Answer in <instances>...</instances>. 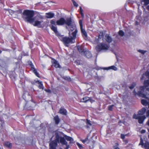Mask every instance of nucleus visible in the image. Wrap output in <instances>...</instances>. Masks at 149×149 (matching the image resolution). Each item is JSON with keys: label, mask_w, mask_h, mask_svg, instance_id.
I'll list each match as a JSON object with an SVG mask.
<instances>
[{"label": "nucleus", "mask_w": 149, "mask_h": 149, "mask_svg": "<svg viewBox=\"0 0 149 149\" xmlns=\"http://www.w3.org/2000/svg\"><path fill=\"white\" fill-rule=\"evenodd\" d=\"M105 39L106 41L109 43L111 42L112 40L111 37L108 34L105 35Z\"/></svg>", "instance_id": "nucleus-11"}, {"label": "nucleus", "mask_w": 149, "mask_h": 149, "mask_svg": "<svg viewBox=\"0 0 149 149\" xmlns=\"http://www.w3.org/2000/svg\"><path fill=\"white\" fill-rule=\"evenodd\" d=\"M45 15V17L47 18H52L54 17V14L52 12H49L46 13Z\"/></svg>", "instance_id": "nucleus-13"}, {"label": "nucleus", "mask_w": 149, "mask_h": 149, "mask_svg": "<svg viewBox=\"0 0 149 149\" xmlns=\"http://www.w3.org/2000/svg\"><path fill=\"white\" fill-rule=\"evenodd\" d=\"M43 22V21L42 20L40 21L36 20L34 22V23L33 24V25L34 26H38L40 28L42 26L41 24Z\"/></svg>", "instance_id": "nucleus-10"}, {"label": "nucleus", "mask_w": 149, "mask_h": 149, "mask_svg": "<svg viewBox=\"0 0 149 149\" xmlns=\"http://www.w3.org/2000/svg\"><path fill=\"white\" fill-rule=\"evenodd\" d=\"M146 124L148 126H149V119L146 123Z\"/></svg>", "instance_id": "nucleus-54"}, {"label": "nucleus", "mask_w": 149, "mask_h": 149, "mask_svg": "<svg viewBox=\"0 0 149 149\" xmlns=\"http://www.w3.org/2000/svg\"><path fill=\"white\" fill-rule=\"evenodd\" d=\"M146 8L148 10H149V5L147 6Z\"/></svg>", "instance_id": "nucleus-56"}, {"label": "nucleus", "mask_w": 149, "mask_h": 149, "mask_svg": "<svg viewBox=\"0 0 149 149\" xmlns=\"http://www.w3.org/2000/svg\"><path fill=\"white\" fill-rule=\"evenodd\" d=\"M1 2L0 1V3H1Z\"/></svg>", "instance_id": "nucleus-63"}, {"label": "nucleus", "mask_w": 149, "mask_h": 149, "mask_svg": "<svg viewBox=\"0 0 149 149\" xmlns=\"http://www.w3.org/2000/svg\"><path fill=\"white\" fill-rule=\"evenodd\" d=\"M86 124V127L87 128L89 127V126H90L92 125V124L91 123V121H90V120H88V119H87Z\"/></svg>", "instance_id": "nucleus-27"}, {"label": "nucleus", "mask_w": 149, "mask_h": 149, "mask_svg": "<svg viewBox=\"0 0 149 149\" xmlns=\"http://www.w3.org/2000/svg\"><path fill=\"white\" fill-rule=\"evenodd\" d=\"M1 51H0V54H1Z\"/></svg>", "instance_id": "nucleus-60"}, {"label": "nucleus", "mask_w": 149, "mask_h": 149, "mask_svg": "<svg viewBox=\"0 0 149 149\" xmlns=\"http://www.w3.org/2000/svg\"><path fill=\"white\" fill-rule=\"evenodd\" d=\"M36 82L38 83L39 84L38 86V87L39 88L41 89H44V87L43 86L42 82L40 81H37Z\"/></svg>", "instance_id": "nucleus-20"}, {"label": "nucleus", "mask_w": 149, "mask_h": 149, "mask_svg": "<svg viewBox=\"0 0 149 149\" xmlns=\"http://www.w3.org/2000/svg\"><path fill=\"white\" fill-rule=\"evenodd\" d=\"M136 85V84L135 83H133L131 86L129 87V88L130 89H132Z\"/></svg>", "instance_id": "nucleus-35"}, {"label": "nucleus", "mask_w": 149, "mask_h": 149, "mask_svg": "<svg viewBox=\"0 0 149 149\" xmlns=\"http://www.w3.org/2000/svg\"><path fill=\"white\" fill-rule=\"evenodd\" d=\"M141 2L142 4L144 6H147L149 4V0H142Z\"/></svg>", "instance_id": "nucleus-23"}, {"label": "nucleus", "mask_w": 149, "mask_h": 149, "mask_svg": "<svg viewBox=\"0 0 149 149\" xmlns=\"http://www.w3.org/2000/svg\"><path fill=\"white\" fill-rule=\"evenodd\" d=\"M118 34L121 36H123L124 35V33L122 30H120L118 32Z\"/></svg>", "instance_id": "nucleus-34"}, {"label": "nucleus", "mask_w": 149, "mask_h": 149, "mask_svg": "<svg viewBox=\"0 0 149 149\" xmlns=\"http://www.w3.org/2000/svg\"><path fill=\"white\" fill-rule=\"evenodd\" d=\"M146 132V131L144 130H142L141 131V133H145Z\"/></svg>", "instance_id": "nucleus-52"}, {"label": "nucleus", "mask_w": 149, "mask_h": 149, "mask_svg": "<svg viewBox=\"0 0 149 149\" xmlns=\"http://www.w3.org/2000/svg\"><path fill=\"white\" fill-rule=\"evenodd\" d=\"M59 113L62 115H66L67 114V112L65 109L61 108L59 110Z\"/></svg>", "instance_id": "nucleus-14"}, {"label": "nucleus", "mask_w": 149, "mask_h": 149, "mask_svg": "<svg viewBox=\"0 0 149 149\" xmlns=\"http://www.w3.org/2000/svg\"><path fill=\"white\" fill-rule=\"evenodd\" d=\"M81 32L82 35L84 37L87 38V34L85 30L83 28L82 21L81 20H80L79 21Z\"/></svg>", "instance_id": "nucleus-6"}, {"label": "nucleus", "mask_w": 149, "mask_h": 149, "mask_svg": "<svg viewBox=\"0 0 149 149\" xmlns=\"http://www.w3.org/2000/svg\"><path fill=\"white\" fill-rule=\"evenodd\" d=\"M77 49L79 52L82 55L84 54V53L87 50L86 48L84 49V47L82 46H78L77 47Z\"/></svg>", "instance_id": "nucleus-9"}, {"label": "nucleus", "mask_w": 149, "mask_h": 149, "mask_svg": "<svg viewBox=\"0 0 149 149\" xmlns=\"http://www.w3.org/2000/svg\"><path fill=\"white\" fill-rule=\"evenodd\" d=\"M146 76L149 79V72H147L146 73Z\"/></svg>", "instance_id": "nucleus-49"}, {"label": "nucleus", "mask_w": 149, "mask_h": 149, "mask_svg": "<svg viewBox=\"0 0 149 149\" xmlns=\"http://www.w3.org/2000/svg\"><path fill=\"white\" fill-rule=\"evenodd\" d=\"M136 25H138L139 24V22H137L136 21Z\"/></svg>", "instance_id": "nucleus-57"}, {"label": "nucleus", "mask_w": 149, "mask_h": 149, "mask_svg": "<svg viewBox=\"0 0 149 149\" xmlns=\"http://www.w3.org/2000/svg\"><path fill=\"white\" fill-rule=\"evenodd\" d=\"M33 103L31 102H27L25 105V107L28 110L31 109L33 108L34 105Z\"/></svg>", "instance_id": "nucleus-8"}, {"label": "nucleus", "mask_w": 149, "mask_h": 149, "mask_svg": "<svg viewBox=\"0 0 149 149\" xmlns=\"http://www.w3.org/2000/svg\"><path fill=\"white\" fill-rule=\"evenodd\" d=\"M56 24L58 25H63L65 24L68 26L71 31H73L76 28L74 22L72 21L71 18H67L65 19L63 18H61L56 22Z\"/></svg>", "instance_id": "nucleus-3"}, {"label": "nucleus", "mask_w": 149, "mask_h": 149, "mask_svg": "<svg viewBox=\"0 0 149 149\" xmlns=\"http://www.w3.org/2000/svg\"><path fill=\"white\" fill-rule=\"evenodd\" d=\"M64 136L65 139L68 141H69L70 142H72L73 141V139L71 137L67 136L66 135H64Z\"/></svg>", "instance_id": "nucleus-18"}, {"label": "nucleus", "mask_w": 149, "mask_h": 149, "mask_svg": "<svg viewBox=\"0 0 149 149\" xmlns=\"http://www.w3.org/2000/svg\"><path fill=\"white\" fill-rule=\"evenodd\" d=\"M8 10L9 13L11 15H12V14L15 13V11H14L13 10L11 9H8Z\"/></svg>", "instance_id": "nucleus-42"}, {"label": "nucleus", "mask_w": 149, "mask_h": 149, "mask_svg": "<svg viewBox=\"0 0 149 149\" xmlns=\"http://www.w3.org/2000/svg\"><path fill=\"white\" fill-rule=\"evenodd\" d=\"M4 145L8 148H10L12 147V144L9 142H6L4 143Z\"/></svg>", "instance_id": "nucleus-25"}, {"label": "nucleus", "mask_w": 149, "mask_h": 149, "mask_svg": "<svg viewBox=\"0 0 149 149\" xmlns=\"http://www.w3.org/2000/svg\"><path fill=\"white\" fill-rule=\"evenodd\" d=\"M29 64L30 65H31V63H30V62H29Z\"/></svg>", "instance_id": "nucleus-59"}, {"label": "nucleus", "mask_w": 149, "mask_h": 149, "mask_svg": "<svg viewBox=\"0 0 149 149\" xmlns=\"http://www.w3.org/2000/svg\"><path fill=\"white\" fill-rule=\"evenodd\" d=\"M50 23L51 24H52V25H56L55 22L54 20H52L50 21Z\"/></svg>", "instance_id": "nucleus-44"}, {"label": "nucleus", "mask_w": 149, "mask_h": 149, "mask_svg": "<svg viewBox=\"0 0 149 149\" xmlns=\"http://www.w3.org/2000/svg\"><path fill=\"white\" fill-rule=\"evenodd\" d=\"M148 131L149 132V129H148Z\"/></svg>", "instance_id": "nucleus-62"}, {"label": "nucleus", "mask_w": 149, "mask_h": 149, "mask_svg": "<svg viewBox=\"0 0 149 149\" xmlns=\"http://www.w3.org/2000/svg\"><path fill=\"white\" fill-rule=\"evenodd\" d=\"M144 143H143V141L142 138H141L140 139V142L139 144V145H141L142 146V147H143V146Z\"/></svg>", "instance_id": "nucleus-32"}, {"label": "nucleus", "mask_w": 149, "mask_h": 149, "mask_svg": "<svg viewBox=\"0 0 149 149\" xmlns=\"http://www.w3.org/2000/svg\"><path fill=\"white\" fill-rule=\"evenodd\" d=\"M144 74H143L142 75V77L141 78V80L143 79L144 78Z\"/></svg>", "instance_id": "nucleus-53"}, {"label": "nucleus", "mask_w": 149, "mask_h": 149, "mask_svg": "<svg viewBox=\"0 0 149 149\" xmlns=\"http://www.w3.org/2000/svg\"><path fill=\"white\" fill-rule=\"evenodd\" d=\"M120 122H121L120 121H119V122H118L119 123Z\"/></svg>", "instance_id": "nucleus-61"}, {"label": "nucleus", "mask_w": 149, "mask_h": 149, "mask_svg": "<svg viewBox=\"0 0 149 149\" xmlns=\"http://www.w3.org/2000/svg\"><path fill=\"white\" fill-rule=\"evenodd\" d=\"M103 40V36L100 35L98 36L95 37L92 41V42L93 44H96L102 41Z\"/></svg>", "instance_id": "nucleus-7"}, {"label": "nucleus", "mask_w": 149, "mask_h": 149, "mask_svg": "<svg viewBox=\"0 0 149 149\" xmlns=\"http://www.w3.org/2000/svg\"><path fill=\"white\" fill-rule=\"evenodd\" d=\"M77 145L80 149H81L82 148V146L79 143H77Z\"/></svg>", "instance_id": "nucleus-43"}, {"label": "nucleus", "mask_w": 149, "mask_h": 149, "mask_svg": "<svg viewBox=\"0 0 149 149\" xmlns=\"http://www.w3.org/2000/svg\"><path fill=\"white\" fill-rule=\"evenodd\" d=\"M139 116L136 115L135 114H134L133 115V118L136 119H138Z\"/></svg>", "instance_id": "nucleus-37"}, {"label": "nucleus", "mask_w": 149, "mask_h": 149, "mask_svg": "<svg viewBox=\"0 0 149 149\" xmlns=\"http://www.w3.org/2000/svg\"><path fill=\"white\" fill-rule=\"evenodd\" d=\"M126 135H124V134H121V138H122L123 139H124L125 138V136Z\"/></svg>", "instance_id": "nucleus-48"}, {"label": "nucleus", "mask_w": 149, "mask_h": 149, "mask_svg": "<svg viewBox=\"0 0 149 149\" xmlns=\"http://www.w3.org/2000/svg\"><path fill=\"white\" fill-rule=\"evenodd\" d=\"M119 144L118 143H116L113 146V149H120V148L118 147Z\"/></svg>", "instance_id": "nucleus-31"}, {"label": "nucleus", "mask_w": 149, "mask_h": 149, "mask_svg": "<svg viewBox=\"0 0 149 149\" xmlns=\"http://www.w3.org/2000/svg\"><path fill=\"white\" fill-rule=\"evenodd\" d=\"M63 78L66 80H67L68 81H70L71 80V79L70 77H68L67 76H65L63 77Z\"/></svg>", "instance_id": "nucleus-41"}, {"label": "nucleus", "mask_w": 149, "mask_h": 149, "mask_svg": "<svg viewBox=\"0 0 149 149\" xmlns=\"http://www.w3.org/2000/svg\"><path fill=\"white\" fill-rule=\"evenodd\" d=\"M114 106L113 105H109L108 106L109 110L110 111H112V110L113 107Z\"/></svg>", "instance_id": "nucleus-39"}, {"label": "nucleus", "mask_w": 149, "mask_h": 149, "mask_svg": "<svg viewBox=\"0 0 149 149\" xmlns=\"http://www.w3.org/2000/svg\"><path fill=\"white\" fill-rule=\"evenodd\" d=\"M34 13L33 11L24 10L22 13V18L26 22L32 23L35 20L33 16Z\"/></svg>", "instance_id": "nucleus-4"}, {"label": "nucleus", "mask_w": 149, "mask_h": 149, "mask_svg": "<svg viewBox=\"0 0 149 149\" xmlns=\"http://www.w3.org/2000/svg\"><path fill=\"white\" fill-rule=\"evenodd\" d=\"M53 65L56 68H61V67L58 62L56 60H54L53 61Z\"/></svg>", "instance_id": "nucleus-17"}, {"label": "nucleus", "mask_w": 149, "mask_h": 149, "mask_svg": "<svg viewBox=\"0 0 149 149\" xmlns=\"http://www.w3.org/2000/svg\"><path fill=\"white\" fill-rule=\"evenodd\" d=\"M33 73L35 74L36 75L37 77H39V74L37 72L36 70L35 69L33 70H32Z\"/></svg>", "instance_id": "nucleus-30"}, {"label": "nucleus", "mask_w": 149, "mask_h": 149, "mask_svg": "<svg viewBox=\"0 0 149 149\" xmlns=\"http://www.w3.org/2000/svg\"><path fill=\"white\" fill-rule=\"evenodd\" d=\"M22 10H16V11H15V13H16L17 14H21L22 15Z\"/></svg>", "instance_id": "nucleus-33"}, {"label": "nucleus", "mask_w": 149, "mask_h": 149, "mask_svg": "<svg viewBox=\"0 0 149 149\" xmlns=\"http://www.w3.org/2000/svg\"><path fill=\"white\" fill-rule=\"evenodd\" d=\"M146 116L147 117L149 116V110H148L146 112Z\"/></svg>", "instance_id": "nucleus-50"}, {"label": "nucleus", "mask_w": 149, "mask_h": 149, "mask_svg": "<svg viewBox=\"0 0 149 149\" xmlns=\"http://www.w3.org/2000/svg\"><path fill=\"white\" fill-rule=\"evenodd\" d=\"M146 117L145 116H139L138 118V122L139 124H142L146 118Z\"/></svg>", "instance_id": "nucleus-12"}, {"label": "nucleus", "mask_w": 149, "mask_h": 149, "mask_svg": "<svg viewBox=\"0 0 149 149\" xmlns=\"http://www.w3.org/2000/svg\"><path fill=\"white\" fill-rule=\"evenodd\" d=\"M80 9H79V11H80V13L81 14L82 16H83V14L82 13V10L81 7H80Z\"/></svg>", "instance_id": "nucleus-45"}, {"label": "nucleus", "mask_w": 149, "mask_h": 149, "mask_svg": "<svg viewBox=\"0 0 149 149\" xmlns=\"http://www.w3.org/2000/svg\"><path fill=\"white\" fill-rule=\"evenodd\" d=\"M142 148L145 149H149V142H145Z\"/></svg>", "instance_id": "nucleus-22"}, {"label": "nucleus", "mask_w": 149, "mask_h": 149, "mask_svg": "<svg viewBox=\"0 0 149 149\" xmlns=\"http://www.w3.org/2000/svg\"><path fill=\"white\" fill-rule=\"evenodd\" d=\"M30 63H31V70H33L34 69H35V68H34V66L33 65V64L31 62V61H30Z\"/></svg>", "instance_id": "nucleus-40"}, {"label": "nucleus", "mask_w": 149, "mask_h": 149, "mask_svg": "<svg viewBox=\"0 0 149 149\" xmlns=\"http://www.w3.org/2000/svg\"><path fill=\"white\" fill-rule=\"evenodd\" d=\"M88 139V137H87L84 140H82V141L84 143H85L87 141Z\"/></svg>", "instance_id": "nucleus-46"}, {"label": "nucleus", "mask_w": 149, "mask_h": 149, "mask_svg": "<svg viewBox=\"0 0 149 149\" xmlns=\"http://www.w3.org/2000/svg\"><path fill=\"white\" fill-rule=\"evenodd\" d=\"M90 100V97H85L81 99L80 101L82 102H85L89 101Z\"/></svg>", "instance_id": "nucleus-19"}, {"label": "nucleus", "mask_w": 149, "mask_h": 149, "mask_svg": "<svg viewBox=\"0 0 149 149\" xmlns=\"http://www.w3.org/2000/svg\"><path fill=\"white\" fill-rule=\"evenodd\" d=\"M66 28L67 29H68V26H66Z\"/></svg>", "instance_id": "nucleus-58"}, {"label": "nucleus", "mask_w": 149, "mask_h": 149, "mask_svg": "<svg viewBox=\"0 0 149 149\" xmlns=\"http://www.w3.org/2000/svg\"><path fill=\"white\" fill-rule=\"evenodd\" d=\"M90 100V102L92 103L93 102H94V100H91V98H90V100Z\"/></svg>", "instance_id": "nucleus-55"}, {"label": "nucleus", "mask_w": 149, "mask_h": 149, "mask_svg": "<svg viewBox=\"0 0 149 149\" xmlns=\"http://www.w3.org/2000/svg\"><path fill=\"white\" fill-rule=\"evenodd\" d=\"M51 29L55 33H57V28L56 26L52 25L51 26Z\"/></svg>", "instance_id": "nucleus-26"}, {"label": "nucleus", "mask_w": 149, "mask_h": 149, "mask_svg": "<svg viewBox=\"0 0 149 149\" xmlns=\"http://www.w3.org/2000/svg\"><path fill=\"white\" fill-rule=\"evenodd\" d=\"M45 91L47 92L48 93H49L50 92V90L49 89H45Z\"/></svg>", "instance_id": "nucleus-51"}, {"label": "nucleus", "mask_w": 149, "mask_h": 149, "mask_svg": "<svg viewBox=\"0 0 149 149\" xmlns=\"http://www.w3.org/2000/svg\"><path fill=\"white\" fill-rule=\"evenodd\" d=\"M74 30V31L72 33L71 35H70V32H69V35L70 38L67 37H63L61 35L59 34L57 35L61 41L66 47H68V45L69 44L73 43L75 42L74 40L76 37L77 30L76 28Z\"/></svg>", "instance_id": "nucleus-2"}, {"label": "nucleus", "mask_w": 149, "mask_h": 149, "mask_svg": "<svg viewBox=\"0 0 149 149\" xmlns=\"http://www.w3.org/2000/svg\"><path fill=\"white\" fill-rule=\"evenodd\" d=\"M56 124H58L59 122V118L58 116H55L54 118Z\"/></svg>", "instance_id": "nucleus-24"}, {"label": "nucleus", "mask_w": 149, "mask_h": 149, "mask_svg": "<svg viewBox=\"0 0 149 149\" xmlns=\"http://www.w3.org/2000/svg\"><path fill=\"white\" fill-rule=\"evenodd\" d=\"M83 55L85 56L88 58H91L92 56V55L91 53L87 50L84 53V54Z\"/></svg>", "instance_id": "nucleus-15"}, {"label": "nucleus", "mask_w": 149, "mask_h": 149, "mask_svg": "<svg viewBox=\"0 0 149 149\" xmlns=\"http://www.w3.org/2000/svg\"><path fill=\"white\" fill-rule=\"evenodd\" d=\"M138 52L140 53H141L142 54H144L147 52L146 51H144L143 50H141L140 49H139L138 50Z\"/></svg>", "instance_id": "nucleus-36"}, {"label": "nucleus", "mask_w": 149, "mask_h": 149, "mask_svg": "<svg viewBox=\"0 0 149 149\" xmlns=\"http://www.w3.org/2000/svg\"><path fill=\"white\" fill-rule=\"evenodd\" d=\"M109 46L104 43H101L97 45L95 49L97 51L100 52L102 50L106 51L108 49Z\"/></svg>", "instance_id": "nucleus-5"}, {"label": "nucleus", "mask_w": 149, "mask_h": 149, "mask_svg": "<svg viewBox=\"0 0 149 149\" xmlns=\"http://www.w3.org/2000/svg\"><path fill=\"white\" fill-rule=\"evenodd\" d=\"M26 95H27L29 96V98L30 99L31 98V97L30 96V95L28 93H25L23 95V98H25V100L26 101L27 100V99L26 98V97H25V96Z\"/></svg>", "instance_id": "nucleus-29"}, {"label": "nucleus", "mask_w": 149, "mask_h": 149, "mask_svg": "<svg viewBox=\"0 0 149 149\" xmlns=\"http://www.w3.org/2000/svg\"><path fill=\"white\" fill-rule=\"evenodd\" d=\"M72 2L74 6L76 7L78 6V4L74 0H72Z\"/></svg>", "instance_id": "nucleus-38"}, {"label": "nucleus", "mask_w": 149, "mask_h": 149, "mask_svg": "<svg viewBox=\"0 0 149 149\" xmlns=\"http://www.w3.org/2000/svg\"><path fill=\"white\" fill-rule=\"evenodd\" d=\"M104 69L106 70L112 69L115 71H116L117 70V68L114 66H112L107 68H104Z\"/></svg>", "instance_id": "nucleus-21"}, {"label": "nucleus", "mask_w": 149, "mask_h": 149, "mask_svg": "<svg viewBox=\"0 0 149 149\" xmlns=\"http://www.w3.org/2000/svg\"><path fill=\"white\" fill-rule=\"evenodd\" d=\"M144 84L146 87L149 86V80H145L144 81Z\"/></svg>", "instance_id": "nucleus-28"}, {"label": "nucleus", "mask_w": 149, "mask_h": 149, "mask_svg": "<svg viewBox=\"0 0 149 149\" xmlns=\"http://www.w3.org/2000/svg\"><path fill=\"white\" fill-rule=\"evenodd\" d=\"M146 110L145 108H143L139 110L138 112V114L139 115H143Z\"/></svg>", "instance_id": "nucleus-16"}, {"label": "nucleus", "mask_w": 149, "mask_h": 149, "mask_svg": "<svg viewBox=\"0 0 149 149\" xmlns=\"http://www.w3.org/2000/svg\"><path fill=\"white\" fill-rule=\"evenodd\" d=\"M55 140L49 143V149H56L57 145V143H60L63 145H65L66 147L65 149H68L69 146L68 145L67 142L65 141L64 138L61 136L60 133L56 132L55 134Z\"/></svg>", "instance_id": "nucleus-1"}, {"label": "nucleus", "mask_w": 149, "mask_h": 149, "mask_svg": "<svg viewBox=\"0 0 149 149\" xmlns=\"http://www.w3.org/2000/svg\"><path fill=\"white\" fill-rule=\"evenodd\" d=\"M74 63H76L77 65H79L80 63V61H79L78 60H76L75 61Z\"/></svg>", "instance_id": "nucleus-47"}]
</instances>
